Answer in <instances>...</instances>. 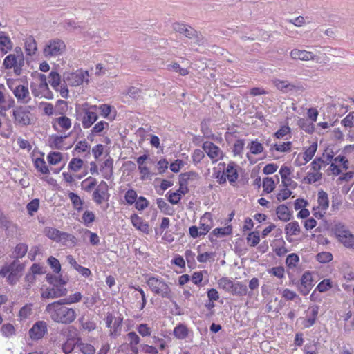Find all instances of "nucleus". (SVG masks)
Wrapping results in <instances>:
<instances>
[{"instance_id": "obj_40", "label": "nucleus", "mask_w": 354, "mask_h": 354, "mask_svg": "<svg viewBox=\"0 0 354 354\" xmlns=\"http://www.w3.org/2000/svg\"><path fill=\"white\" fill-rule=\"evenodd\" d=\"M64 138L66 136H52L49 140L50 147L57 149H62Z\"/></svg>"}, {"instance_id": "obj_58", "label": "nucleus", "mask_w": 354, "mask_h": 354, "mask_svg": "<svg viewBox=\"0 0 354 354\" xmlns=\"http://www.w3.org/2000/svg\"><path fill=\"white\" fill-rule=\"evenodd\" d=\"M44 234L49 239L57 241L60 231L53 227H46L44 229Z\"/></svg>"}, {"instance_id": "obj_42", "label": "nucleus", "mask_w": 354, "mask_h": 354, "mask_svg": "<svg viewBox=\"0 0 354 354\" xmlns=\"http://www.w3.org/2000/svg\"><path fill=\"white\" fill-rule=\"evenodd\" d=\"M263 191L269 194L272 192L275 188V183L272 178L266 177L263 180Z\"/></svg>"}, {"instance_id": "obj_14", "label": "nucleus", "mask_w": 354, "mask_h": 354, "mask_svg": "<svg viewBox=\"0 0 354 354\" xmlns=\"http://www.w3.org/2000/svg\"><path fill=\"white\" fill-rule=\"evenodd\" d=\"M203 148L211 159L218 160L223 157V151L213 142H205Z\"/></svg>"}, {"instance_id": "obj_6", "label": "nucleus", "mask_w": 354, "mask_h": 354, "mask_svg": "<svg viewBox=\"0 0 354 354\" xmlns=\"http://www.w3.org/2000/svg\"><path fill=\"white\" fill-rule=\"evenodd\" d=\"M14 122L17 125L27 126L30 124V112L28 107L18 106L13 109Z\"/></svg>"}, {"instance_id": "obj_59", "label": "nucleus", "mask_w": 354, "mask_h": 354, "mask_svg": "<svg viewBox=\"0 0 354 354\" xmlns=\"http://www.w3.org/2000/svg\"><path fill=\"white\" fill-rule=\"evenodd\" d=\"M127 94L133 100H138L142 97V90L135 86H131Z\"/></svg>"}, {"instance_id": "obj_4", "label": "nucleus", "mask_w": 354, "mask_h": 354, "mask_svg": "<svg viewBox=\"0 0 354 354\" xmlns=\"http://www.w3.org/2000/svg\"><path fill=\"white\" fill-rule=\"evenodd\" d=\"M333 232L338 241L346 248H354V234L345 225L341 223H336L333 227Z\"/></svg>"}, {"instance_id": "obj_55", "label": "nucleus", "mask_w": 354, "mask_h": 354, "mask_svg": "<svg viewBox=\"0 0 354 354\" xmlns=\"http://www.w3.org/2000/svg\"><path fill=\"white\" fill-rule=\"evenodd\" d=\"M124 199L128 205H133L138 199L136 192L133 189H129L125 193Z\"/></svg>"}, {"instance_id": "obj_64", "label": "nucleus", "mask_w": 354, "mask_h": 354, "mask_svg": "<svg viewBox=\"0 0 354 354\" xmlns=\"http://www.w3.org/2000/svg\"><path fill=\"white\" fill-rule=\"evenodd\" d=\"M332 288V282L330 279L322 280L317 286V289L320 292H324Z\"/></svg>"}, {"instance_id": "obj_46", "label": "nucleus", "mask_w": 354, "mask_h": 354, "mask_svg": "<svg viewBox=\"0 0 354 354\" xmlns=\"http://www.w3.org/2000/svg\"><path fill=\"white\" fill-rule=\"evenodd\" d=\"M83 165V160L80 158H72L68 164V169L74 172L80 171Z\"/></svg>"}, {"instance_id": "obj_39", "label": "nucleus", "mask_w": 354, "mask_h": 354, "mask_svg": "<svg viewBox=\"0 0 354 354\" xmlns=\"http://www.w3.org/2000/svg\"><path fill=\"white\" fill-rule=\"evenodd\" d=\"M322 178L321 172H308L304 178V182L307 184H313L319 181Z\"/></svg>"}, {"instance_id": "obj_24", "label": "nucleus", "mask_w": 354, "mask_h": 354, "mask_svg": "<svg viewBox=\"0 0 354 354\" xmlns=\"http://www.w3.org/2000/svg\"><path fill=\"white\" fill-rule=\"evenodd\" d=\"M230 292L237 296H245L247 294L251 295L250 292H248L247 286L240 282L233 283V288H232Z\"/></svg>"}, {"instance_id": "obj_48", "label": "nucleus", "mask_w": 354, "mask_h": 354, "mask_svg": "<svg viewBox=\"0 0 354 354\" xmlns=\"http://www.w3.org/2000/svg\"><path fill=\"white\" fill-rule=\"evenodd\" d=\"M65 305H70L68 297L61 299L57 301L48 304L46 309L59 308V307H66Z\"/></svg>"}, {"instance_id": "obj_2", "label": "nucleus", "mask_w": 354, "mask_h": 354, "mask_svg": "<svg viewBox=\"0 0 354 354\" xmlns=\"http://www.w3.org/2000/svg\"><path fill=\"white\" fill-rule=\"evenodd\" d=\"M146 283L150 290L155 294L160 295L162 298L172 299V291L162 279L156 277H150Z\"/></svg>"}, {"instance_id": "obj_29", "label": "nucleus", "mask_w": 354, "mask_h": 354, "mask_svg": "<svg viewBox=\"0 0 354 354\" xmlns=\"http://www.w3.org/2000/svg\"><path fill=\"white\" fill-rule=\"evenodd\" d=\"M300 226L297 221L290 222L285 227V232L288 235H297L300 233Z\"/></svg>"}, {"instance_id": "obj_18", "label": "nucleus", "mask_w": 354, "mask_h": 354, "mask_svg": "<svg viewBox=\"0 0 354 354\" xmlns=\"http://www.w3.org/2000/svg\"><path fill=\"white\" fill-rule=\"evenodd\" d=\"M212 227V218L211 213L206 212L201 218V223L198 227L201 235H205Z\"/></svg>"}, {"instance_id": "obj_27", "label": "nucleus", "mask_w": 354, "mask_h": 354, "mask_svg": "<svg viewBox=\"0 0 354 354\" xmlns=\"http://www.w3.org/2000/svg\"><path fill=\"white\" fill-rule=\"evenodd\" d=\"M126 339L131 344V349L135 354H138V349L136 347H134V346H136L140 343V337L135 332H129L127 334Z\"/></svg>"}, {"instance_id": "obj_62", "label": "nucleus", "mask_w": 354, "mask_h": 354, "mask_svg": "<svg viewBox=\"0 0 354 354\" xmlns=\"http://www.w3.org/2000/svg\"><path fill=\"white\" fill-rule=\"evenodd\" d=\"M48 263L55 273H59L61 271V265L58 259L50 256L48 259Z\"/></svg>"}, {"instance_id": "obj_57", "label": "nucleus", "mask_w": 354, "mask_h": 354, "mask_svg": "<svg viewBox=\"0 0 354 354\" xmlns=\"http://www.w3.org/2000/svg\"><path fill=\"white\" fill-rule=\"evenodd\" d=\"M136 330L142 337L150 336L152 332V329L146 324H140L138 325Z\"/></svg>"}, {"instance_id": "obj_41", "label": "nucleus", "mask_w": 354, "mask_h": 354, "mask_svg": "<svg viewBox=\"0 0 354 354\" xmlns=\"http://www.w3.org/2000/svg\"><path fill=\"white\" fill-rule=\"evenodd\" d=\"M25 47L26 51L29 55L35 54L37 50L36 41L32 37H30L26 40Z\"/></svg>"}, {"instance_id": "obj_51", "label": "nucleus", "mask_w": 354, "mask_h": 354, "mask_svg": "<svg viewBox=\"0 0 354 354\" xmlns=\"http://www.w3.org/2000/svg\"><path fill=\"white\" fill-rule=\"evenodd\" d=\"M28 250L27 245L24 243H19L15 247L14 253L16 258H22L25 256Z\"/></svg>"}, {"instance_id": "obj_50", "label": "nucleus", "mask_w": 354, "mask_h": 354, "mask_svg": "<svg viewBox=\"0 0 354 354\" xmlns=\"http://www.w3.org/2000/svg\"><path fill=\"white\" fill-rule=\"evenodd\" d=\"M32 313V304H26L19 312V316L21 319L28 318Z\"/></svg>"}, {"instance_id": "obj_16", "label": "nucleus", "mask_w": 354, "mask_h": 354, "mask_svg": "<svg viewBox=\"0 0 354 354\" xmlns=\"http://www.w3.org/2000/svg\"><path fill=\"white\" fill-rule=\"evenodd\" d=\"M108 186L106 182L102 181L97 188L93 194V199L94 201L100 205L105 200V196L107 194Z\"/></svg>"}, {"instance_id": "obj_54", "label": "nucleus", "mask_w": 354, "mask_h": 354, "mask_svg": "<svg viewBox=\"0 0 354 354\" xmlns=\"http://www.w3.org/2000/svg\"><path fill=\"white\" fill-rule=\"evenodd\" d=\"M35 166L42 174H46L49 173V169L46 165V162L42 158H37L35 161Z\"/></svg>"}, {"instance_id": "obj_34", "label": "nucleus", "mask_w": 354, "mask_h": 354, "mask_svg": "<svg viewBox=\"0 0 354 354\" xmlns=\"http://www.w3.org/2000/svg\"><path fill=\"white\" fill-rule=\"evenodd\" d=\"M68 198L72 202L73 207L76 210L80 211L82 209L83 201L81 200V198L79 197L77 194H76L74 192H69Z\"/></svg>"}, {"instance_id": "obj_9", "label": "nucleus", "mask_w": 354, "mask_h": 354, "mask_svg": "<svg viewBox=\"0 0 354 354\" xmlns=\"http://www.w3.org/2000/svg\"><path fill=\"white\" fill-rule=\"evenodd\" d=\"M24 64L23 56L17 57L14 54H10L3 61V66L6 68H14L15 73L17 75L20 74L21 68Z\"/></svg>"}, {"instance_id": "obj_12", "label": "nucleus", "mask_w": 354, "mask_h": 354, "mask_svg": "<svg viewBox=\"0 0 354 354\" xmlns=\"http://www.w3.org/2000/svg\"><path fill=\"white\" fill-rule=\"evenodd\" d=\"M67 289L58 285L53 286L51 288H47L41 293L44 299H55L66 295Z\"/></svg>"}, {"instance_id": "obj_25", "label": "nucleus", "mask_w": 354, "mask_h": 354, "mask_svg": "<svg viewBox=\"0 0 354 354\" xmlns=\"http://www.w3.org/2000/svg\"><path fill=\"white\" fill-rule=\"evenodd\" d=\"M225 174L227 176L229 182L230 183H235L238 178L237 171L234 167V164L233 162L230 163L225 171H224Z\"/></svg>"}, {"instance_id": "obj_43", "label": "nucleus", "mask_w": 354, "mask_h": 354, "mask_svg": "<svg viewBox=\"0 0 354 354\" xmlns=\"http://www.w3.org/2000/svg\"><path fill=\"white\" fill-rule=\"evenodd\" d=\"M75 347H77V340L74 342L73 339H68L62 345V350L65 354H69Z\"/></svg>"}, {"instance_id": "obj_49", "label": "nucleus", "mask_w": 354, "mask_h": 354, "mask_svg": "<svg viewBox=\"0 0 354 354\" xmlns=\"http://www.w3.org/2000/svg\"><path fill=\"white\" fill-rule=\"evenodd\" d=\"M247 241L250 246H256L260 241L259 232L258 231L250 232L247 237Z\"/></svg>"}, {"instance_id": "obj_1", "label": "nucleus", "mask_w": 354, "mask_h": 354, "mask_svg": "<svg viewBox=\"0 0 354 354\" xmlns=\"http://www.w3.org/2000/svg\"><path fill=\"white\" fill-rule=\"evenodd\" d=\"M50 319L59 324H70L73 322L77 317L76 311L68 307H59V308L45 309Z\"/></svg>"}, {"instance_id": "obj_36", "label": "nucleus", "mask_w": 354, "mask_h": 354, "mask_svg": "<svg viewBox=\"0 0 354 354\" xmlns=\"http://www.w3.org/2000/svg\"><path fill=\"white\" fill-rule=\"evenodd\" d=\"M82 329L88 332L93 331L97 328V324L93 320H85L84 318L80 319Z\"/></svg>"}, {"instance_id": "obj_26", "label": "nucleus", "mask_w": 354, "mask_h": 354, "mask_svg": "<svg viewBox=\"0 0 354 354\" xmlns=\"http://www.w3.org/2000/svg\"><path fill=\"white\" fill-rule=\"evenodd\" d=\"M123 318L120 316L115 317L112 327L110 328L111 336H118L120 334L122 329V323Z\"/></svg>"}, {"instance_id": "obj_19", "label": "nucleus", "mask_w": 354, "mask_h": 354, "mask_svg": "<svg viewBox=\"0 0 354 354\" xmlns=\"http://www.w3.org/2000/svg\"><path fill=\"white\" fill-rule=\"evenodd\" d=\"M273 84L278 90L283 93L294 91L300 88L299 86L290 84L288 81L279 79L274 80Z\"/></svg>"}, {"instance_id": "obj_20", "label": "nucleus", "mask_w": 354, "mask_h": 354, "mask_svg": "<svg viewBox=\"0 0 354 354\" xmlns=\"http://www.w3.org/2000/svg\"><path fill=\"white\" fill-rule=\"evenodd\" d=\"M131 221L133 225L136 229L145 234H149V225L146 222H144L142 218L139 217L136 214H133L131 216Z\"/></svg>"}, {"instance_id": "obj_31", "label": "nucleus", "mask_w": 354, "mask_h": 354, "mask_svg": "<svg viewBox=\"0 0 354 354\" xmlns=\"http://www.w3.org/2000/svg\"><path fill=\"white\" fill-rule=\"evenodd\" d=\"M298 126L306 133H313L314 131V125L313 122H310L305 118H300L297 122Z\"/></svg>"}, {"instance_id": "obj_10", "label": "nucleus", "mask_w": 354, "mask_h": 354, "mask_svg": "<svg viewBox=\"0 0 354 354\" xmlns=\"http://www.w3.org/2000/svg\"><path fill=\"white\" fill-rule=\"evenodd\" d=\"M97 106H91L84 110V115L82 118V123L84 128L87 129L97 120Z\"/></svg>"}, {"instance_id": "obj_33", "label": "nucleus", "mask_w": 354, "mask_h": 354, "mask_svg": "<svg viewBox=\"0 0 354 354\" xmlns=\"http://www.w3.org/2000/svg\"><path fill=\"white\" fill-rule=\"evenodd\" d=\"M232 233V227L230 225L214 229L212 232L210 234V236H215L216 237H222L224 236L230 235ZM210 239L212 240V238L210 237Z\"/></svg>"}, {"instance_id": "obj_23", "label": "nucleus", "mask_w": 354, "mask_h": 354, "mask_svg": "<svg viewBox=\"0 0 354 354\" xmlns=\"http://www.w3.org/2000/svg\"><path fill=\"white\" fill-rule=\"evenodd\" d=\"M277 214L279 219L285 222L290 221L292 216L291 212L285 205H280L277 208Z\"/></svg>"}, {"instance_id": "obj_38", "label": "nucleus", "mask_w": 354, "mask_h": 354, "mask_svg": "<svg viewBox=\"0 0 354 354\" xmlns=\"http://www.w3.org/2000/svg\"><path fill=\"white\" fill-rule=\"evenodd\" d=\"M174 335L178 339H183L188 335V329L185 325L180 324L174 328Z\"/></svg>"}, {"instance_id": "obj_15", "label": "nucleus", "mask_w": 354, "mask_h": 354, "mask_svg": "<svg viewBox=\"0 0 354 354\" xmlns=\"http://www.w3.org/2000/svg\"><path fill=\"white\" fill-rule=\"evenodd\" d=\"M313 277L309 272H305L301 279L299 290L301 294L306 295L313 288Z\"/></svg>"}, {"instance_id": "obj_7", "label": "nucleus", "mask_w": 354, "mask_h": 354, "mask_svg": "<svg viewBox=\"0 0 354 354\" xmlns=\"http://www.w3.org/2000/svg\"><path fill=\"white\" fill-rule=\"evenodd\" d=\"M66 49L64 42L60 39H54L48 42L44 50L45 57H57L63 53Z\"/></svg>"}, {"instance_id": "obj_35", "label": "nucleus", "mask_w": 354, "mask_h": 354, "mask_svg": "<svg viewBox=\"0 0 354 354\" xmlns=\"http://www.w3.org/2000/svg\"><path fill=\"white\" fill-rule=\"evenodd\" d=\"M309 309L310 310L311 316L307 319L306 327H310L315 323L319 313V306L317 305L310 306Z\"/></svg>"}, {"instance_id": "obj_44", "label": "nucleus", "mask_w": 354, "mask_h": 354, "mask_svg": "<svg viewBox=\"0 0 354 354\" xmlns=\"http://www.w3.org/2000/svg\"><path fill=\"white\" fill-rule=\"evenodd\" d=\"M292 142H283L282 144H274L271 145L270 149L272 150L274 149L276 151L279 152H288L290 151L291 149Z\"/></svg>"}, {"instance_id": "obj_30", "label": "nucleus", "mask_w": 354, "mask_h": 354, "mask_svg": "<svg viewBox=\"0 0 354 354\" xmlns=\"http://www.w3.org/2000/svg\"><path fill=\"white\" fill-rule=\"evenodd\" d=\"M318 203L319 206L324 211H326L329 206V200L328 194L323 190L319 191L318 192Z\"/></svg>"}, {"instance_id": "obj_5", "label": "nucleus", "mask_w": 354, "mask_h": 354, "mask_svg": "<svg viewBox=\"0 0 354 354\" xmlns=\"http://www.w3.org/2000/svg\"><path fill=\"white\" fill-rule=\"evenodd\" d=\"M88 72L82 69L77 70L73 73H65L63 75L64 81L71 86H77L82 84L84 82L88 84Z\"/></svg>"}, {"instance_id": "obj_63", "label": "nucleus", "mask_w": 354, "mask_h": 354, "mask_svg": "<svg viewBox=\"0 0 354 354\" xmlns=\"http://www.w3.org/2000/svg\"><path fill=\"white\" fill-rule=\"evenodd\" d=\"M149 205V201L143 196L138 198L135 202V207L138 211H142Z\"/></svg>"}, {"instance_id": "obj_32", "label": "nucleus", "mask_w": 354, "mask_h": 354, "mask_svg": "<svg viewBox=\"0 0 354 354\" xmlns=\"http://www.w3.org/2000/svg\"><path fill=\"white\" fill-rule=\"evenodd\" d=\"M54 121L64 131L68 130L71 127V120L66 115L55 118Z\"/></svg>"}, {"instance_id": "obj_28", "label": "nucleus", "mask_w": 354, "mask_h": 354, "mask_svg": "<svg viewBox=\"0 0 354 354\" xmlns=\"http://www.w3.org/2000/svg\"><path fill=\"white\" fill-rule=\"evenodd\" d=\"M12 48V44L10 39V38L4 35L3 32H1L0 35V50L6 53L8 50H10Z\"/></svg>"}, {"instance_id": "obj_53", "label": "nucleus", "mask_w": 354, "mask_h": 354, "mask_svg": "<svg viewBox=\"0 0 354 354\" xmlns=\"http://www.w3.org/2000/svg\"><path fill=\"white\" fill-rule=\"evenodd\" d=\"M61 77L59 74L56 71H51L49 74V83L56 88L60 84Z\"/></svg>"}, {"instance_id": "obj_56", "label": "nucleus", "mask_w": 354, "mask_h": 354, "mask_svg": "<svg viewBox=\"0 0 354 354\" xmlns=\"http://www.w3.org/2000/svg\"><path fill=\"white\" fill-rule=\"evenodd\" d=\"M316 259L322 263H326L333 259V255L330 252H322L316 255Z\"/></svg>"}, {"instance_id": "obj_22", "label": "nucleus", "mask_w": 354, "mask_h": 354, "mask_svg": "<svg viewBox=\"0 0 354 354\" xmlns=\"http://www.w3.org/2000/svg\"><path fill=\"white\" fill-rule=\"evenodd\" d=\"M77 348L82 354H95V348L91 344L84 342L80 337L77 338Z\"/></svg>"}, {"instance_id": "obj_11", "label": "nucleus", "mask_w": 354, "mask_h": 354, "mask_svg": "<svg viewBox=\"0 0 354 354\" xmlns=\"http://www.w3.org/2000/svg\"><path fill=\"white\" fill-rule=\"evenodd\" d=\"M47 332V324L44 321L37 322L29 330L31 339L38 340L41 339Z\"/></svg>"}, {"instance_id": "obj_61", "label": "nucleus", "mask_w": 354, "mask_h": 354, "mask_svg": "<svg viewBox=\"0 0 354 354\" xmlns=\"http://www.w3.org/2000/svg\"><path fill=\"white\" fill-rule=\"evenodd\" d=\"M48 160L50 165L58 164L62 158V155L59 152H52L48 155Z\"/></svg>"}, {"instance_id": "obj_3", "label": "nucleus", "mask_w": 354, "mask_h": 354, "mask_svg": "<svg viewBox=\"0 0 354 354\" xmlns=\"http://www.w3.org/2000/svg\"><path fill=\"white\" fill-rule=\"evenodd\" d=\"M24 269V264L17 259L10 265L3 267L0 270V275L3 277H7L10 283H15L21 276Z\"/></svg>"}, {"instance_id": "obj_60", "label": "nucleus", "mask_w": 354, "mask_h": 354, "mask_svg": "<svg viewBox=\"0 0 354 354\" xmlns=\"http://www.w3.org/2000/svg\"><path fill=\"white\" fill-rule=\"evenodd\" d=\"M39 207V200L35 198L27 204L26 209L29 214L33 215V214L38 210Z\"/></svg>"}, {"instance_id": "obj_21", "label": "nucleus", "mask_w": 354, "mask_h": 354, "mask_svg": "<svg viewBox=\"0 0 354 354\" xmlns=\"http://www.w3.org/2000/svg\"><path fill=\"white\" fill-rule=\"evenodd\" d=\"M13 93L18 101L28 102V98H29V91L27 87L23 85H19L15 88Z\"/></svg>"}, {"instance_id": "obj_45", "label": "nucleus", "mask_w": 354, "mask_h": 354, "mask_svg": "<svg viewBox=\"0 0 354 354\" xmlns=\"http://www.w3.org/2000/svg\"><path fill=\"white\" fill-rule=\"evenodd\" d=\"M218 283L221 288L231 292L234 283L227 277H222L218 280Z\"/></svg>"}, {"instance_id": "obj_47", "label": "nucleus", "mask_w": 354, "mask_h": 354, "mask_svg": "<svg viewBox=\"0 0 354 354\" xmlns=\"http://www.w3.org/2000/svg\"><path fill=\"white\" fill-rule=\"evenodd\" d=\"M68 241H71L73 244L76 243V238L73 235L60 231L57 242L66 243Z\"/></svg>"}, {"instance_id": "obj_17", "label": "nucleus", "mask_w": 354, "mask_h": 354, "mask_svg": "<svg viewBox=\"0 0 354 354\" xmlns=\"http://www.w3.org/2000/svg\"><path fill=\"white\" fill-rule=\"evenodd\" d=\"M198 179L199 175L194 171H189L180 174L179 185H180V189H183V187H185V189H187V186L189 182H194Z\"/></svg>"}, {"instance_id": "obj_13", "label": "nucleus", "mask_w": 354, "mask_h": 354, "mask_svg": "<svg viewBox=\"0 0 354 354\" xmlns=\"http://www.w3.org/2000/svg\"><path fill=\"white\" fill-rule=\"evenodd\" d=\"M290 55L292 59L295 60L299 59L301 61H317L316 55H315L312 52L305 50L295 48L290 51Z\"/></svg>"}, {"instance_id": "obj_8", "label": "nucleus", "mask_w": 354, "mask_h": 354, "mask_svg": "<svg viewBox=\"0 0 354 354\" xmlns=\"http://www.w3.org/2000/svg\"><path fill=\"white\" fill-rule=\"evenodd\" d=\"M173 29L175 32L183 34L189 39H195L196 41H198L200 39V34L189 25L174 23L173 24Z\"/></svg>"}, {"instance_id": "obj_52", "label": "nucleus", "mask_w": 354, "mask_h": 354, "mask_svg": "<svg viewBox=\"0 0 354 354\" xmlns=\"http://www.w3.org/2000/svg\"><path fill=\"white\" fill-rule=\"evenodd\" d=\"M251 153L257 155L261 153L263 151V147L262 144L258 142L256 140L252 141L250 145L248 146Z\"/></svg>"}, {"instance_id": "obj_37", "label": "nucleus", "mask_w": 354, "mask_h": 354, "mask_svg": "<svg viewBox=\"0 0 354 354\" xmlns=\"http://www.w3.org/2000/svg\"><path fill=\"white\" fill-rule=\"evenodd\" d=\"M317 149V142H313L304 153L303 158L305 163L309 162L314 156Z\"/></svg>"}]
</instances>
